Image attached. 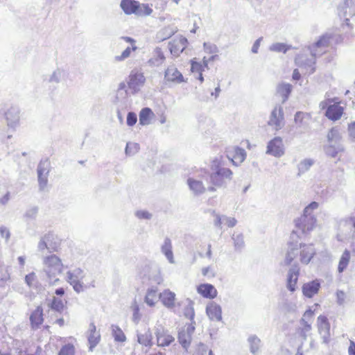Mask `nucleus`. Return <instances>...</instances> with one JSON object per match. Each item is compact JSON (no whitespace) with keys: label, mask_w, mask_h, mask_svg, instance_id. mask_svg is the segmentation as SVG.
Segmentation results:
<instances>
[{"label":"nucleus","mask_w":355,"mask_h":355,"mask_svg":"<svg viewBox=\"0 0 355 355\" xmlns=\"http://www.w3.org/2000/svg\"><path fill=\"white\" fill-rule=\"evenodd\" d=\"M234 160L223 156L216 157L211 162L209 173L210 183L216 187H226L233 178V172L226 166V162Z\"/></svg>","instance_id":"obj_1"},{"label":"nucleus","mask_w":355,"mask_h":355,"mask_svg":"<svg viewBox=\"0 0 355 355\" xmlns=\"http://www.w3.org/2000/svg\"><path fill=\"white\" fill-rule=\"evenodd\" d=\"M44 272L46 275L48 282L50 284L56 285L60 279L55 277L60 274L62 270L61 259L55 254L46 256L44 258Z\"/></svg>","instance_id":"obj_2"},{"label":"nucleus","mask_w":355,"mask_h":355,"mask_svg":"<svg viewBox=\"0 0 355 355\" xmlns=\"http://www.w3.org/2000/svg\"><path fill=\"white\" fill-rule=\"evenodd\" d=\"M316 218L313 214H303L295 219V227L291 233V239H294V236L301 238L302 236H306L311 232L315 227Z\"/></svg>","instance_id":"obj_3"},{"label":"nucleus","mask_w":355,"mask_h":355,"mask_svg":"<svg viewBox=\"0 0 355 355\" xmlns=\"http://www.w3.org/2000/svg\"><path fill=\"white\" fill-rule=\"evenodd\" d=\"M60 245V241L53 232H48L41 237L37 249L40 252L47 250L49 252H57Z\"/></svg>","instance_id":"obj_4"},{"label":"nucleus","mask_w":355,"mask_h":355,"mask_svg":"<svg viewBox=\"0 0 355 355\" xmlns=\"http://www.w3.org/2000/svg\"><path fill=\"white\" fill-rule=\"evenodd\" d=\"M84 277V271L80 268H76L67 272V281L73 286L74 291L77 293L83 292L85 288H87L81 282Z\"/></svg>","instance_id":"obj_5"},{"label":"nucleus","mask_w":355,"mask_h":355,"mask_svg":"<svg viewBox=\"0 0 355 355\" xmlns=\"http://www.w3.org/2000/svg\"><path fill=\"white\" fill-rule=\"evenodd\" d=\"M338 13L340 17L345 18V24L352 28L349 17L355 16V0H344L338 6Z\"/></svg>","instance_id":"obj_6"},{"label":"nucleus","mask_w":355,"mask_h":355,"mask_svg":"<svg viewBox=\"0 0 355 355\" xmlns=\"http://www.w3.org/2000/svg\"><path fill=\"white\" fill-rule=\"evenodd\" d=\"M154 334L156 336L158 346H169L175 340V338L168 333V331L161 324H156L154 327Z\"/></svg>","instance_id":"obj_7"},{"label":"nucleus","mask_w":355,"mask_h":355,"mask_svg":"<svg viewBox=\"0 0 355 355\" xmlns=\"http://www.w3.org/2000/svg\"><path fill=\"white\" fill-rule=\"evenodd\" d=\"M283 107L276 105L272 110L268 124L274 128L275 130H281L284 125V116Z\"/></svg>","instance_id":"obj_8"},{"label":"nucleus","mask_w":355,"mask_h":355,"mask_svg":"<svg viewBox=\"0 0 355 355\" xmlns=\"http://www.w3.org/2000/svg\"><path fill=\"white\" fill-rule=\"evenodd\" d=\"M5 119L8 127L13 128L19 120V110L17 107L0 110V120Z\"/></svg>","instance_id":"obj_9"},{"label":"nucleus","mask_w":355,"mask_h":355,"mask_svg":"<svg viewBox=\"0 0 355 355\" xmlns=\"http://www.w3.org/2000/svg\"><path fill=\"white\" fill-rule=\"evenodd\" d=\"M266 153L275 157L284 155L283 141L280 137H276L268 143Z\"/></svg>","instance_id":"obj_10"},{"label":"nucleus","mask_w":355,"mask_h":355,"mask_svg":"<svg viewBox=\"0 0 355 355\" xmlns=\"http://www.w3.org/2000/svg\"><path fill=\"white\" fill-rule=\"evenodd\" d=\"M331 35L330 34H324L322 35L320 39L314 42L313 44L308 46L312 56H321L323 52L320 50L322 47H327L329 45Z\"/></svg>","instance_id":"obj_11"},{"label":"nucleus","mask_w":355,"mask_h":355,"mask_svg":"<svg viewBox=\"0 0 355 355\" xmlns=\"http://www.w3.org/2000/svg\"><path fill=\"white\" fill-rule=\"evenodd\" d=\"M318 331L322 342L324 344H328L330 340V324L328 319L326 316L320 315L318 318Z\"/></svg>","instance_id":"obj_12"},{"label":"nucleus","mask_w":355,"mask_h":355,"mask_svg":"<svg viewBox=\"0 0 355 355\" xmlns=\"http://www.w3.org/2000/svg\"><path fill=\"white\" fill-rule=\"evenodd\" d=\"M299 275L300 267L297 264H294L289 268L287 274L286 287L289 291H295Z\"/></svg>","instance_id":"obj_13"},{"label":"nucleus","mask_w":355,"mask_h":355,"mask_svg":"<svg viewBox=\"0 0 355 355\" xmlns=\"http://www.w3.org/2000/svg\"><path fill=\"white\" fill-rule=\"evenodd\" d=\"M300 261L304 264H308L316 253L312 244L300 243Z\"/></svg>","instance_id":"obj_14"},{"label":"nucleus","mask_w":355,"mask_h":355,"mask_svg":"<svg viewBox=\"0 0 355 355\" xmlns=\"http://www.w3.org/2000/svg\"><path fill=\"white\" fill-rule=\"evenodd\" d=\"M318 56H312L311 58L304 57V55H298L295 58V62L300 67H304L309 70V73H313L315 71V62Z\"/></svg>","instance_id":"obj_15"},{"label":"nucleus","mask_w":355,"mask_h":355,"mask_svg":"<svg viewBox=\"0 0 355 355\" xmlns=\"http://www.w3.org/2000/svg\"><path fill=\"white\" fill-rule=\"evenodd\" d=\"M145 80L146 78L142 73L131 72L128 85L130 89L137 92L139 90V87L144 85Z\"/></svg>","instance_id":"obj_16"},{"label":"nucleus","mask_w":355,"mask_h":355,"mask_svg":"<svg viewBox=\"0 0 355 355\" xmlns=\"http://www.w3.org/2000/svg\"><path fill=\"white\" fill-rule=\"evenodd\" d=\"M187 183L190 191L196 196H201L207 191L206 187L201 180L189 177L187 180Z\"/></svg>","instance_id":"obj_17"},{"label":"nucleus","mask_w":355,"mask_h":355,"mask_svg":"<svg viewBox=\"0 0 355 355\" xmlns=\"http://www.w3.org/2000/svg\"><path fill=\"white\" fill-rule=\"evenodd\" d=\"M320 288V282L316 279L303 284L302 293L306 297L311 298L318 293Z\"/></svg>","instance_id":"obj_18"},{"label":"nucleus","mask_w":355,"mask_h":355,"mask_svg":"<svg viewBox=\"0 0 355 355\" xmlns=\"http://www.w3.org/2000/svg\"><path fill=\"white\" fill-rule=\"evenodd\" d=\"M343 114V107L340 106L338 103L334 102V104L329 105L325 111V116L331 121H337L340 119Z\"/></svg>","instance_id":"obj_19"},{"label":"nucleus","mask_w":355,"mask_h":355,"mask_svg":"<svg viewBox=\"0 0 355 355\" xmlns=\"http://www.w3.org/2000/svg\"><path fill=\"white\" fill-rule=\"evenodd\" d=\"M164 78L167 81L176 83L184 82L182 74L173 66L168 67L164 73Z\"/></svg>","instance_id":"obj_20"},{"label":"nucleus","mask_w":355,"mask_h":355,"mask_svg":"<svg viewBox=\"0 0 355 355\" xmlns=\"http://www.w3.org/2000/svg\"><path fill=\"white\" fill-rule=\"evenodd\" d=\"M206 312L211 320L220 321L222 320L221 306L214 302L207 306Z\"/></svg>","instance_id":"obj_21"},{"label":"nucleus","mask_w":355,"mask_h":355,"mask_svg":"<svg viewBox=\"0 0 355 355\" xmlns=\"http://www.w3.org/2000/svg\"><path fill=\"white\" fill-rule=\"evenodd\" d=\"M43 321V309L41 306H38L30 315L31 328L33 329H37Z\"/></svg>","instance_id":"obj_22"},{"label":"nucleus","mask_w":355,"mask_h":355,"mask_svg":"<svg viewBox=\"0 0 355 355\" xmlns=\"http://www.w3.org/2000/svg\"><path fill=\"white\" fill-rule=\"evenodd\" d=\"M299 253L300 243H298L297 241L290 242L288 243V248L286 254L285 264L290 265L293 260L298 255Z\"/></svg>","instance_id":"obj_23"},{"label":"nucleus","mask_w":355,"mask_h":355,"mask_svg":"<svg viewBox=\"0 0 355 355\" xmlns=\"http://www.w3.org/2000/svg\"><path fill=\"white\" fill-rule=\"evenodd\" d=\"M198 292L204 297L214 299L217 295V291L210 284H202L198 286Z\"/></svg>","instance_id":"obj_24"},{"label":"nucleus","mask_w":355,"mask_h":355,"mask_svg":"<svg viewBox=\"0 0 355 355\" xmlns=\"http://www.w3.org/2000/svg\"><path fill=\"white\" fill-rule=\"evenodd\" d=\"M159 298L163 304L168 308H173L175 305V294L170 290H164L159 294Z\"/></svg>","instance_id":"obj_25"},{"label":"nucleus","mask_w":355,"mask_h":355,"mask_svg":"<svg viewBox=\"0 0 355 355\" xmlns=\"http://www.w3.org/2000/svg\"><path fill=\"white\" fill-rule=\"evenodd\" d=\"M137 342L145 347H151L153 345V334L150 329L148 328L144 333H137Z\"/></svg>","instance_id":"obj_26"},{"label":"nucleus","mask_w":355,"mask_h":355,"mask_svg":"<svg viewBox=\"0 0 355 355\" xmlns=\"http://www.w3.org/2000/svg\"><path fill=\"white\" fill-rule=\"evenodd\" d=\"M120 6L126 15L136 14L139 2L135 0H121Z\"/></svg>","instance_id":"obj_27"},{"label":"nucleus","mask_w":355,"mask_h":355,"mask_svg":"<svg viewBox=\"0 0 355 355\" xmlns=\"http://www.w3.org/2000/svg\"><path fill=\"white\" fill-rule=\"evenodd\" d=\"M165 60V56L161 48L156 47L153 52V56L148 60V64L150 67H158Z\"/></svg>","instance_id":"obj_28"},{"label":"nucleus","mask_w":355,"mask_h":355,"mask_svg":"<svg viewBox=\"0 0 355 355\" xmlns=\"http://www.w3.org/2000/svg\"><path fill=\"white\" fill-rule=\"evenodd\" d=\"M325 154L331 157H336L339 153L344 151V147L342 144H329L324 146Z\"/></svg>","instance_id":"obj_29"},{"label":"nucleus","mask_w":355,"mask_h":355,"mask_svg":"<svg viewBox=\"0 0 355 355\" xmlns=\"http://www.w3.org/2000/svg\"><path fill=\"white\" fill-rule=\"evenodd\" d=\"M277 93L282 98V103H285L293 89L292 85L286 83H282L277 86Z\"/></svg>","instance_id":"obj_30"},{"label":"nucleus","mask_w":355,"mask_h":355,"mask_svg":"<svg viewBox=\"0 0 355 355\" xmlns=\"http://www.w3.org/2000/svg\"><path fill=\"white\" fill-rule=\"evenodd\" d=\"M161 251L171 263H175L173 253L172 251V244L170 239L166 238L164 239V244L161 248Z\"/></svg>","instance_id":"obj_31"},{"label":"nucleus","mask_w":355,"mask_h":355,"mask_svg":"<svg viewBox=\"0 0 355 355\" xmlns=\"http://www.w3.org/2000/svg\"><path fill=\"white\" fill-rule=\"evenodd\" d=\"M184 305L183 313L185 318L190 320L191 322L195 323L194 317L195 311L193 308V302L190 299L187 298L184 302H182Z\"/></svg>","instance_id":"obj_32"},{"label":"nucleus","mask_w":355,"mask_h":355,"mask_svg":"<svg viewBox=\"0 0 355 355\" xmlns=\"http://www.w3.org/2000/svg\"><path fill=\"white\" fill-rule=\"evenodd\" d=\"M154 114L152 110L149 107H144L141 110L139 114V124L141 125H146L150 123V119Z\"/></svg>","instance_id":"obj_33"},{"label":"nucleus","mask_w":355,"mask_h":355,"mask_svg":"<svg viewBox=\"0 0 355 355\" xmlns=\"http://www.w3.org/2000/svg\"><path fill=\"white\" fill-rule=\"evenodd\" d=\"M191 336L187 331H185V329H182L178 332V341L182 347L187 350L188 347L190 346L191 343Z\"/></svg>","instance_id":"obj_34"},{"label":"nucleus","mask_w":355,"mask_h":355,"mask_svg":"<svg viewBox=\"0 0 355 355\" xmlns=\"http://www.w3.org/2000/svg\"><path fill=\"white\" fill-rule=\"evenodd\" d=\"M327 141L329 144H341V135L338 127L331 128L328 132Z\"/></svg>","instance_id":"obj_35"},{"label":"nucleus","mask_w":355,"mask_h":355,"mask_svg":"<svg viewBox=\"0 0 355 355\" xmlns=\"http://www.w3.org/2000/svg\"><path fill=\"white\" fill-rule=\"evenodd\" d=\"M157 288L152 287L147 290L145 302L150 306H153L157 301Z\"/></svg>","instance_id":"obj_36"},{"label":"nucleus","mask_w":355,"mask_h":355,"mask_svg":"<svg viewBox=\"0 0 355 355\" xmlns=\"http://www.w3.org/2000/svg\"><path fill=\"white\" fill-rule=\"evenodd\" d=\"M112 335L116 342L123 343L126 340V336L122 329L116 324L111 325Z\"/></svg>","instance_id":"obj_37"},{"label":"nucleus","mask_w":355,"mask_h":355,"mask_svg":"<svg viewBox=\"0 0 355 355\" xmlns=\"http://www.w3.org/2000/svg\"><path fill=\"white\" fill-rule=\"evenodd\" d=\"M232 239L234 242V250L237 252H241L245 247L243 234L241 233L238 234H233Z\"/></svg>","instance_id":"obj_38"},{"label":"nucleus","mask_w":355,"mask_h":355,"mask_svg":"<svg viewBox=\"0 0 355 355\" xmlns=\"http://www.w3.org/2000/svg\"><path fill=\"white\" fill-rule=\"evenodd\" d=\"M51 171V163L48 158L40 161L37 166V175H49Z\"/></svg>","instance_id":"obj_39"},{"label":"nucleus","mask_w":355,"mask_h":355,"mask_svg":"<svg viewBox=\"0 0 355 355\" xmlns=\"http://www.w3.org/2000/svg\"><path fill=\"white\" fill-rule=\"evenodd\" d=\"M350 259V253L345 250L343 253L338 266V270L340 273L343 272L348 266Z\"/></svg>","instance_id":"obj_40"},{"label":"nucleus","mask_w":355,"mask_h":355,"mask_svg":"<svg viewBox=\"0 0 355 355\" xmlns=\"http://www.w3.org/2000/svg\"><path fill=\"white\" fill-rule=\"evenodd\" d=\"M49 306L53 310L56 312H58L61 313L64 308V304L62 300L56 297H53L51 302L49 303Z\"/></svg>","instance_id":"obj_41"},{"label":"nucleus","mask_w":355,"mask_h":355,"mask_svg":"<svg viewBox=\"0 0 355 355\" xmlns=\"http://www.w3.org/2000/svg\"><path fill=\"white\" fill-rule=\"evenodd\" d=\"M291 49H293L291 45H288L286 44L281 42L274 43L269 47V49L271 51L278 53L282 52L284 53H286L288 50Z\"/></svg>","instance_id":"obj_42"},{"label":"nucleus","mask_w":355,"mask_h":355,"mask_svg":"<svg viewBox=\"0 0 355 355\" xmlns=\"http://www.w3.org/2000/svg\"><path fill=\"white\" fill-rule=\"evenodd\" d=\"M248 341L250 344V349L252 354H255L259 351L261 340L256 336L252 335L249 336Z\"/></svg>","instance_id":"obj_43"},{"label":"nucleus","mask_w":355,"mask_h":355,"mask_svg":"<svg viewBox=\"0 0 355 355\" xmlns=\"http://www.w3.org/2000/svg\"><path fill=\"white\" fill-rule=\"evenodd\" d=\"M313 163L314 162L311 159H304L302 160L297 166L298 175H300L309 171Z\"/></svg>","instance_id":"obj_44"},{"label":"nucleus","mask_w":355,"mask_h":355,"mask_svg":"<svg viewBox=\"0 0 355 355\" xmlns=\"http://www.w3.org/2000/svg\"><path fill=\"white\" fill-rule=\"evenodd\" d=\"M88 343L89 344V351L93 352L94 347L99 343L101 340L100 334H89L87 338Z\"/></svg>","instance_id":"obj_45"},{"label":"nucleus","mask_w":355,"mask_h":355,"mask_svg":"<svg viewBox=\"0 0 355 355\" xmlns=\"http://www.w3.org/2000/svg\"><path fill=\"white\" fill-rule=\"evenodd\" d=\"M174 33L175 31L171 28L165 27L157 33V38L162 41H164L171 37L174 34Z\"/></svg>","instance_id":"obj_46"},{"label":"nucleus","mask_w":355,"mask_h":355,"mask_svg":"<svg viewBox=\"0 0 355 355\" xmlns=\"http://www.w3.org/2000/svg\"><path fill=\"white\" fill-rule=\"evenodd\" d=\"M168 46L171 54L174 55H178L185 49L184 46H180L179 43L175 40L170 42L168 43Z\"/></svg>","instance_id":"obj_47"},{"label":"nucleus","mask_w":355,"mask_h":355,"mask_svg":"<svg viewBox=\"0 0 355 355\" xmlns=\"http://www.w3.org/2000/svg\"><path fill=\"white\" fill-rule=\"evenodd\" d=\"M139 8L137 10L136 15L139 16H148L152 12L153 9L148 6V4H140L139 3Z\"/></svg>","instance_id":"obj_48"},{"label":"nucleus","mask_w":355,"mask_h":355,"mask_svg":"<svg viewBox=\"0 0 355 355\" xmlns=\"http://www.w3.org/2000/svg\"><path fill=\"white\" fill-rule=\"evenodd\" d=\"M139 150V145L137 143L128 142L125 146V153L127 155H133Z\"/></svg>","instance_id":"obj_49"},{"label":"nucleus","mask_w":355,"mask_h":355,"mask_svg":"<svg viewBox=\"0 0 355 355\" xmlns=\"http://www.w3.org/2000/svg\"><path fill=\"white\" fill-rule=\"evenodd\" d=\"M75 348L72 344L63 345L58 352V355H74Z\"/></svg>","instance_id":"obj_50"},{"label":"nucleus","mask_w":355,"mask_h":355,"mask_svg":"<svg viewBox=\"0 0 355 355\" xmlns=\"http://www.w3.org/2000/svg\"><path fill=\"white\" fill-rule=\"evenodd\" d=\"M49 175H37L39 190L44 191L47 186Z\"/></svg>","instance_id":"obj_51"},{"label":"nucleus","mask_w":355,"mask_h":355,"mask_svg":"<svg viewBox=\"0 0 355 355\" xmlns=\"http://www.w3.org/2000/svg\"><path fill=\"white\" fill-rule=\"evenodd\" d=\"M137 49V46H133L132 48L128 46L120 55L116 56L115 59L117 61H122L128 58L131 53V51H135Z\"/></svg>","instance_id":"obj_52"},{"label":"nucleus","mask_w":355,"mask_h":355,"mask_svg":"<svg viewBox=\"0 0 355 355\" xmlns=\"http://www.w3.org/2000/svg\"><path fill=\"white\" fill-rule=\"evenodd\" d=\"M203 46L205 52L208 53H216L218 52V48L214 44L204 42Z\"/></svg>","instance_id":"obj_53"},{"label":"nucleus","mask_w":355,"mask_h":355,"mask_svg":"<svg viewBox=\"0 0 355 355\" xmlns=\"http://www.w3.org/2000/svg\"><path fill=\"white\" fill-rule=\"evenodd\" d=\"M137 121V114L133 112H129L127 114L126 123L128 126H133Z\"/></svg>","instance_id":"obj_54"},{"label":"nucleus","mask_w":355,"mask_h":355,"mask_svg":"<svg viewBox=\"0 0 355 355\" xmlns=\"http://www.w3.org/2000/svg\"><path fill=\"white\" fill-rule=\"evenodd\" d=\"M246 157V152L244 149L241 148H236L235 150V156L234 158L239 159L240 162H242L245 160Z\"/></svg>","instance_id":"obj_55"},{"label":"nucleus","mask_w":355,"mask_h":355,"mask_svg":"<svg viewBox=\"0 0 355 355\" xmlns=\"http://www.w3.org/2000/svg\"><path fill=\"white\" fill-rule=\"evenodd\" d=\"M38 212V207H33L30 209H28L25 214V217L30 218V219H35L37 216Z\"/></svg>","instance_id":"obj_56"},{"label":"nucleus","mask_w":355,"mask_h":355,"mask_svg":"<svg viewBox=\"0 0 355 355\" xmlns=\"http://www.w3.org/2000/svg\"><path fill=\"white\" fill-rule=\"evenodd\" d=\"M135 216L139 219L149 220L152 218V214L148 211L139 210L135 212Z\"/></svg>","instance_id":"obj_57"},{"label":"nucleus","mask_w":355,"mask_h":355,"mask_svg":"<svg viewBox=\"0 0 355 355\" xmlns=\"http://www.w3.org/2000/svg\"><path fill=\"white\" fill-rule=\"evenodd\" d=\"M191 70L193 73H200L203 71V66L201 63L192 60Z\"/></svg>","instance_id":"obj_58"},{"label":"nucleus","mask_w":355,"mask_h":355,"mask_svg":"<svg viewBox=\"0 0 355 355\" xmlns=\"http://www.w3.org/2000/svg\"><path fill=\"white\" fill-rule=\"evenodd\" d=\"M305 114L302 112H297L295 114L294 121L299 126H303V119Z\"/></svg>","instance_id":"obj_59"},{"label":"nucleus","mask_w":355,"mask_h":355,"mask_svg":"<svg viewBox=\"0 0 355 355\" xmlns=\"http://www.w3.org/2000/svg\"><path fill=\"white\" fill-rule=\"evenodd\" d=\"M346 295L343 291H337L336 292V302L338 305L342 306L345 304Z\"/></svg>","instance_id":"obj_60"},{"label":"nucleus","mask_w":355,"mask_h":355,"mask_svg":"<svg viewBox=\"0 0 355 355\" xmlns=\"http://www.w3.org/2000/svg\"><path fill=\"white\" fill-rule=\"evenodd\" d=\"M223 222L225 223L229 227H233L236 225L237 220L234 218L223 216Z\"/></svg>","instance_id":"obj_61"},{"label":"nucleus","mask_w":355,"mask_h":355,"mask_svg":"<svg viewBox=\"0 0 355 355\" xmlns=\"http://www.w3.org/2000/svg\"><path fill=\"white\" fill-rule=\"evenodd\" d=\"M319 205L317 202H311L309 205H307L304 209L303 213L306 214H313L312 211L316 209L318 207Z\"/></svg>","instance_id":"obj_62"},{"label":"nucleus","mask_w":355,"mask_h":355,"mask_svg":"<svg viewBox=\"0 0 355 355\" xmlns=\"http://www.w3.org/2000/svg\"><path fill=\"white\" fill-rule=\"evenodd\" d=\"M60 78L61 71L60 70H56L51 74L49 78V82L58 83L60 80Z\"/></svg>","instance_id":"obj_63"},{"label":"nucleus","mask_w":355,"mask_h":355,"mask_svg":"<svg viewBox=\"0 0 355 355\" xmlns=\"http://www.w3.org/2000/svg\"><path fill=\"white\" fill-rule=\"evenodd\" d=\"M36 279V275L35 272H31L26 275L25 282L28 284V286H31L33 285V282Z\"/></svg>","instance_id":"obj_64"}]
</instances>
